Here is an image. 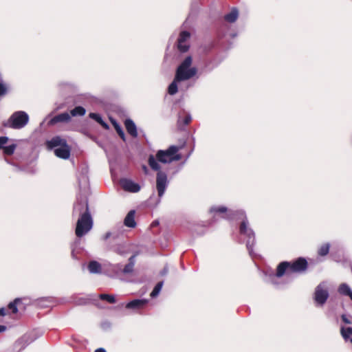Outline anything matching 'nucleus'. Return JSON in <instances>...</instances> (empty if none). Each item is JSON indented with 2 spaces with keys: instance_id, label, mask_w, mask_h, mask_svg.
Listing matches in <instances>:
<instances>
[{
  "instance_id": "13",
  "label": "nucleus",
  "mask_w": 352,
  "mask_h": 352,
  "mask_svg": "<svg viewBox=\"0 0 352 352\" xmlns=\"http://www.w3.org/2000/svg\"><path fill=\"white\" fill-rule=\"evenodd\" d=\"M55 155L62 159H68L70 156V149L67 144L54 150Z\"/></svg>"
},
{
  "instance_id": "4",
  "label": "nucleus",
  "mask_w": 352,
  "mask_h": 352,
  "mask_svg": "<svg viewBox=\"0 0 352 352\" xmlns=\"http://www.w3.org/2000/svg\"><path fill=\"white\" fill-rule=\"evenodd\" d=\"M192 62L191 56H188L186 57L176 70L175 76L176 80H186L196 75L197 72V69L195 67H190Z\"/></svg>"
},
{
  "instance_id": "28",
  "label": "nucleus",
  "mask_w": 352,
  "mask_h": 352,
  "mask_svg": "<svg viewBox=\"0 0 352 352\" xmlns=\"http://www.w3.org/2000/svg\"><path fill=\"white\" fill-rule=\"evenodd\" d=\"M16 147V146L14 144H12L11 145H9L7 146H3V153L6 155H9V156L12 155L14 153Z\"/></svg>"
},
{
  "instance_id": "18",
  "label": "nucleus",
  "mask_w": 352,
  "mask_h": 352,
  "mask_svg": "<svg viewBox=\"0 0 352 352\" xmlns=\"http://www.w3.org/2000/svg\"><path fill=\"white\" fill-rule=\"evenodd\" d=\"M88 270L89 272L93 274H99L102 271V266L96 261H91L88 264Z\"/></svg>"
},
{
  "instance_id": "37",
  "label": "nucleus",
  "mask_w": 352,
  "mask_h": 352,
  "mask_svg": "<svg viewBox=\"0 0 352 352\" xmlns=\"http://www.w3.org/2000/svg\"><path fill=\"white\" fill-rule=\"evenodd\" d=\"M7 314V309L4 307L0 309V316H4Z\"/></svg>"
},
{
  "instance_id": "2",
  "label": "nucleus",
  "mask_w": 352,
  "mask_h": 352,
  "mask_svg": "<svg viewBox=\"0 0 352 352\" xmlns=\"http://www.w3.org/2000/svg\"><path fill=\"white\" fill-rule=\"evenodd\" d=\"M307 267L308 263L303 257H299L294 261H283L277 266L276 276L282 277L286 273L288 274L303 273Z\"/></svg>"
},
{
  "instance_id": "34",
  "label": "nucleus",
  "mask_w": 352,
  "mask_h": 352,
  "mask_svg": "<svg viewBox=\"0 0 352 352\" xmlns=\"http://www.w3.org/2000/svg\"><path fill=\"white\" fill-rule=\"evenodd\" d=\"M7 93V88L4 84L0 82V96H4Z\"/></svg>"
},
{
  "instance_id": "43",
  "label": "nucleus",
  "mask_w": 352,
  "mask_h": 352,
  "mask_svg": "<svg viewBox=\"0 0 352 352\" xmlns=\"http://www.w3.org/2000/svg\"><path fill=\"white\" fill-rule=\"evenodd\" d=\"M350 342L352 343V338L350 339Z\"/></svg>"
},
{
  "instance_id": "41",
  "label": "nucleus",
  "mask_w": 352,
  "mask_h": 352,
  "mask_svg": "<svg viewBox=\"0 0 352 352\" xmlns=\"http://www.w3.org/2000/svg\"><path fill=\"white\" fill-rule=\"evenodd\" d=\"M168 269L166 267H164L162 272V275H165L168 272Z\"/></svg>"
},
{
  "instance_id": "24",
  "label": "nucleus",
  "mask_w": 352,
  "mask_h": 352,
  "mask_svg": "<svg viewBox=\"0 0 352 352\" xmlns=\"http://www.w3.org/2000/svg\"><path fill=\"white\" fill-rule=\"evenodd\" d=\"M111 123H112L115 130L118 133V135L120 137V138L123 141L125 142L126 141L125 134H124L122 127L120 126V125L118 123H117L115 120H111Z\"/></svg>"
},
{
  "instance_id": "5",
  "label": "nucleus",
  "mask_w": 352,
  "mask_h": 352,
  "mask_svg": "<svg viewBox=\"0 0 352 352\" xmlns=\"http://www.w3.org/2000/svg\"><path fill=\"white\" fill-rule=\"evenodd\" d=\"M182 147L172 145L166 150H159L155 155V160L160 162L166 164L174 161H179L182 159V156L178 151Z\"/></svg>"
},
{
  "instance_id": "14",
  "label": "nucleus",
  "mask_w": 352,
  "mask_h": 352,
  "mask_svg": "<svg viewBox=\"0 0 352 352\" xmlns=\"http://www.w3.org/2000/svg\"><path fill=\"white\" fill-rule=\"evenodd\" d=\"M67 142L65 140L62 139L59 136H56L52 138L51 140L47 142V145L49 148H52L58 146L60 147L66 146Z\"/></svg>"
},
{
  "instance_id": "19",
  "label": "nucleus",
  "mask_w": 352,
  "mask_h": 352,
  "mask_svg": "<svg viewBox=\"0 0 352 352\" xmlns=\"http://www.w3.org/2000/svg\"><path fill=\"white\" fill-rule=\"evenodd\" d=\"M338 292L340 294L349 296L352 300V291L348 285L342 283L339 286Z\"/></svg>"
},
{
  "instance_id": "30",
  "label": "nucleus",
  "mask_w": 352,
  "mask_h": 352,
  "mask_svg": "<svg viewBox=\"0 0 352 352\" xmlns=\"http://www.w3.org/2000/svg\"><path fill=\"white\" fill-rule=\"evenodd\" d=\"M341 334L342 337L346 340L348 339L351 336H352V328L351 327H342L341 328Z\"/></svg>"
},
{
  "instance_id": "36",
  "label": "nucleus",
  "mask_w": 352,
  "mask_h": 352,
  "mask_svg": "<svg viewBox=\"0 0 352 352\" xmlns=\"http://www.w3.org/2000/svg\"><path fill=\"white\" fill-rule=\"evenodd\" d=\"M342 320L346 323V324H351V321L347 318V317L345 315L342 316Z\"/></svg>"
},
{
  "instance_id": "31",
  "label": "nucleus",
  "mask_w": 352,
  "mask_h": 352,
  "mask_svg": "<svg viewBox=\"0 0 352 352\" xmlns=\"http://www.w3.org/2000/svg\"><path fill=\"white\" fill-rule=\"evenodd\" d=\"M162 281L157 283V285L155 286L154 289H153V291L151 292V296L153 298L157 296L159 294L160 290L162 289Z\"/></svg>"
},
{
  "instance_id": "39",
  "label": "nucleus",
  "mask_w": 352,
  "mask_h": 352,
  "mask_svg": "<svg viewBox=\"0 0 352 352\" xmlns=\"http://www.w3.org/2000/svg\"><path fill=\"white\" fill-rule=\"evenodd\" d=\"M7 327L5 325H0V333H2L6 330Z\"/></svg>"
},
{
  "instance_id": "11",
  "label": "nucleus",
  "mask_w": 352,
  "mask_h": 352,
  "mask_svg": "<svg viewBox=\"0 0 352 352\" xmlns=\"http://www.w3.org/2000/svg\"><path fill=\"white\" fill-rule=\"evenodd\" d=\"M148 303L146 299H135L130 301L125 305V308L133 310H140L143 309Z\"/></svg>"
},
{
  "instance_id": "38",
  "label": "nucleus",
  "mask_w": 352,
  "mask_h": 352,
  "mask_svg": "<svg viewBox=\"0 0 352 352\" xmlns=\"http://www.w3.org/2000/svg\"><path fill=\"white\" fill-rule=\"evenodd\" d=\"M116 252L118 254H120V255H122L124 254V252L123 251H122L120 250V248H118L116 250Z\"/></svg>"
},
{
  "instance_id": "32",
  "label": "nucleus",
  "mask_w": 352,
  "mask_h": 352,
  "mask_svg": "<svg viewBox=\"0 0 352 352\" xmlns=\"http://www.w3.org/2000/svg\"><path fill=\"white\" fill-rule=\"evenodd\" d=\"M178 50L182 52H186L188 50L189 45H186L185 43H177Z\"/></svg>"
},
{
  "instance_id": "10",
  "label": "nucleus",
  "mask_w": 352,
  "mask_h": 352,
  "mask_svg": "<svg viewBox=\"0 0 352 352\" xmlns=\"http://www.w3.org/2000/svg\"><path fill=\"white\" fill-rule=\"evenodd\" d=\"M122 188L128 192H138L140 190V186L131 179H123L120 181Z\"/></svg>"
},
{
  "instance_id": "7",
  "label": "nucleus",
  "mask_w": 352,
  "mask_h": 352,
  "mask_svg": "<svg viewBox=\"0 0 352 352\" xmlns=\"http://www.w3.org/2000/svg\"><path fill=\"white\" fill-rule=\"evenodd\" d=\"M236 215L235 219H241L242 221L239 226V232L241 234L247 236L248 238H254V234L252 229L248 228V221L245 213L243 210H236Z\"/></svg>"
},
{
  "instance_id": "40",
  "label": "nucleus",
  "mask_w": 352,
  "mask_h": 352,
  "mask_svg": "<svg viewBox=\"0 0 352 352\" xmlns=\"http://www.w3.org/2000/svg\"><path fill=\"white\" fill-rule=\"evenodd\" d=\"M95 352H107L106 350L103 348L97 349Z\"/></svg>"
},
{
  "instance_id": "16",
  "label": "nucleus",
  "mask_w": 352,
  "mask_h": 352,
  "mask_svg": "<svg viewBox=\"0 0 352 352\" xmlns=\"http://www.w3.org/2000/svg\"><path fill=\"white\" fill-rule=\"evenodd\" d=\"M138 255V253L134 254L129 258V263L125 265L123 270H122V273L124 274H129L133 272L135 263V257Z\"/></svg>"
},
{
  "instance_id": "27",
  "label": "nucleus",
  "mask_w": 352,
  "mask_h": 352,
  "mask_svg": "<svg viewBox=\"0 0 352 352\" xmlns=\"http://www.w3.org/2000/svg\"><path fill=\"white\" fill-rule=\"evenodd\" d=\"M98 297L100 300H105L111 304H113L116 302L115 296L111 294H101Z\"/></svg>"
},
{
  "instance_id": "35",
  "label": "nucleus",
  "mask_w": 352,
  "mask_h": 352,
  "mask_svg": "<svg viewBox=\"0 0 352 352\" xmlns=\"http://www.w3.org/2000/svg\"><path fill=\"white\" fill-rule=\"evenodd\" d=\"M192 120V118H191V116H189V115H186L184 118V120H183V122L185 125H188L190 124V122H191Z\"/></svg>"
},
{
  "instance_id": "12",
  "label": "nucleus",
  "mask_w": 352,
  "mask_h": 352,
  "mask_svg": "<svg viewBox=\"0 0 352 352\" xmlns=\"http://www.w3.org/2000/svg\"><path fill=\"white\" fill-rule=\"evenodd\" d=\"M71 120V116L67 112H64L60 114H58L53 117L50 121V124H55L58 122H68Z\"/></svg>"
},
{
  "instance_id": "1",
  "label": "nucleus",
  "mask_w": 352,
  "mask_h": 352,
  "mask_svg": "<svg viewBox=\"0 0 352 352\" xmlns=\"http://www.w3.org/2000/svg\"><path fill=\"white\" fill-rule=\"evenodd\" d=\"M78 214L79 218L76 222L75 234L78 237H82L89 232L93 227V219L89 211L87 201H81L74 205L73 215Z\"/></svg>"
},
{
  "instance_id": "42",
  "label": "nucleus",
  "mask_w": 352,
  "mask_h": 352,
  "mask_svg": "<svg viewBox=\"0 0 352 352\" xmlns=\"http://www.w3.org/2000/svg\"><path fill=\"white\" fill-rule=\"evenodd\" d=\"M143 169H144V170L145 172H146V171H147V168H146V166H143Z\"/></svg>"
},
{
  "instance_id": "6",
  "label": "nucleus",
  "mask_w": 352,
  "mask_h": 352,
  "mask_svg": "<svg viewBox=\"0 0 352 352\" xmlns=\"http://www.w3.org/2000/svg\"><path fill=\"white\" fill-rule=\"evenodd\" d=\"M29 121L28 115L24 111H16L3 123V126L14 129L24 127Z\"/></svg>"
},
{
  "instance_id": "29",
  "label": "nucleus",
  "mask_w": 352,
  "mask_h": 352,
  "mask_svg": "<svg viewBox=\"0 0 352 352\" xmlns=\"http://www.w3.org/2000/svg\"><path fill=\"white\" fill-rule=\"evenodd\" d=\"M190 36V32L188 31H182L180 32L177 43H185Z\"/></svg>"
},
{
  "instance_id": "25",
  "label": "nucleus",
  "mask_w": 352,
  "mask_h": 352,
  "mask_svg": "<svg viewBox=\"0 0 352 352\" xmlns=\"http://www.w3.org/2000/svg\"><path fill=\"white\" fill-rule=\"evenodd\" d=\"M85 109L81 106L76 107L70 111V113L72 116H82L85 114Z\"/></svg>"
},
{
  "instance_id": "26",
  "label": "nucleus",
  "mask_w": 352,
  "mask_h": 352,
  "mask_svg": "<svg viewBox=\"0 0 352 352\" xmlns=\"http://www.w3.org/2000/svg\"><path fill=\"white\" fill-rule=\"evenodd\" d=\"M179 80H176L175 78L173 81L169 85L168 87V93L170 95H175L178 91L177 82Z\"/></svg>"
},
{
  "instance_id": "17",
  "label": "nucleus",
  "mask_w": 352,
  "mask_h": 352,
  "mask_svg": "<svg viewBox=\"0 0 352 352\" xmlns=\"http://www.w3.org/2000/svg\"><path fill=\"white\" fill-rule=\"evenodd\" d=\"M124 224L125 226L129 228L135 227L136 222L135 221V210H131L128 212L124 220Z\"/></svg>"
},
{
  "instance_id": "3",
  "label": "nucleus",
  "mask_w": 352,
  "mask_h": 352,
  "mask_svg": "<svg viewBox=\"0 0 352 352\" xmlns=\"http://www.w3.org/2000/svg\"><path fill=\"white\" fill-rule=\"evenodd\" d=\"M148 165L153 170H157V177H156V188L158 193V196L161 197L166 188L168 184L167 175L162 171L161 166L156 162L153 155H151L148 160Z\"/></svg>"
},
{
  "instance_id": "22",
  "label": "nucleus",
  "mask_w": 352,
  "mask_h": 352,
  "mask_svg": "<svg viewBox=\"0 0 352 352\" xmlns=\"http://www.w3.org/2000/svg\"><path fill=\"white\" fill-rule=\"evenodd\" d=\"M330 244L325 243L322 244L318 249V254L320 256H327L329 252Z\"/></svg>"
},
{
  "instance_id": "21",
  "label": "nucleus",
  "mask_w": 352,
  "mask_h": 352,
  "mask_svg": "<svg viewBox=\"0 0 352 352\" xmlns=\"http://www.w3.org/2000/svg\"><path fill=\"white\" fill-rule=\"evenodd\" d=\"M238 18V11L233 9L230 12L224 16V19L229 23H234Z\"/></svg>"
},
{
  "instance_id": "23",
  "label": "nucleus",
  "mask_w": 352,
  "mask_h": 352,
  "mask_svg": "<svg viewBox=\"0 0 352 352\" xmlns=\"http://www.w3.org/2000/svg\"><path fill=\"white\" fill-rule=\"evenodd\" d=\"M89 116V118L96 120L98 123L101 124L104 128L107 129L109 127L108 124L103 121L102 117L98 113H90Z\"/></svg>"
},
{
  "instance_id": "8",
  "label": "nucleus",
  "mask_w": 352,
  "mask_h": 352,
  "mask_svg": "<svg viewBox=\"0 0 352 352\" xmlns=\"http://www.w3.org/2000/svg\"><path fill=\"white\" fill-rule=\"evenodd\" d=\"M329 297L328 291L320 285L316 287L314 292V300L318 305H323Z\"/></svg>"
},
{
  "instance_id": "33",
  "label": "nucleus",
  "mask_w": 352,
  "mask_h": 352,
  "mask_svg": "<svg viewBox=\"0 0 352 352\" xmlns=\"http://www.w3.org/2000/svg\"><path fill=\"white\" fill-rule=\"evenodd\" d=\"M8 141V138L6 136L0 137V150L3 149V145L6 144Z\"/></svg>"
},
{
  "instance_id": "20",
  "label": "nucleus",
  "mask_w": 352,
  "mask_h": 352,
  "mask_svg": "<svg viewBox=\"0 0 352 352\" xmlns=\"http://www.w3.org/2000/svg\"><path fill=\"white\" fill-rule=\"evenodd\" d=\"M22 302V300L21 298H15L12 302H10L8 308L11 310L12 314H16L18 312L17 306H19Z\"/></svg>"
},
{
  "instance_id": "9",
  "label": "nucleus",
  "mask_w": 352,
  "mask_h": 352,
  "mask_svg": "<svg viewBox=\"0 0 352 352\" xmlns=\"http://www.w3.org/2000/svg\"><path fill=\"white\" fill-rule=\"evenodd\" d=\"M210 212L212 213H218V214H222V217L229 219H235L236 210H228V208L225 206H217V207H212L210 210Z\"/></svg>"
},
{
  "instance_id": "15",
  "label": "nucleus",
  "mask_w": 352,
  "mask_h": 352,
  "mask_svg": "<svg viewBox=\"0 0 352 352\" xmlns=\"http://www.w3.org/2000/svg\"><path fill=\"white\" fill-rule=\"evenodd\" d=\"M124 126L127 131V132L133 138H136L138 136L137 128L133 122V121L131 119H126L124 121Z\"/></svg>"
}]
</instances>
